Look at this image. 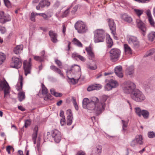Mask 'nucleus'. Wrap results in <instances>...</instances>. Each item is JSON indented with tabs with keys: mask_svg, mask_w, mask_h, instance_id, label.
<instances>
[{
	"mask_svg": "<svg viewBox=\"0 0 155 155\" xmlns=\"http://www.w3.org/2000/svg\"><path fill=\"white\" fill-rule=\"evenodd\" d=\"M121 18L122 19L128 23H130L132 21L131 17L126 14L123 15L121 16Z\"/></svg>",
	"mask_w": 155,
	"mask_h": 155,
	"instance_id": "obj_26",
	"label": "nucleus"
},
{
	"mask_svg": "<svg viewBox=\"0 0 155 155\" xmlns=\"http://www.w3.org/2000/svg\"><path fill=\"white\" fill-rule=\"evenodd\" d=\"M74 27L79 33H84L87 31V28L85 23L78 21L75 24Z\"/></svg>",
	"mask_w": 155,
	"mask_h": 155,
	"instance_id": "obj_5",
	"label": "nucleus"
},
{
	"mask_svg": "<svg viewBox=\"0 0 155 155\" xmlns=\"http://www.w3.org/2000/svg\"><path fill=\"white\" fill-rule=\"evenodd\" d=\"M134 73V67L133 66H131L128 68L126 70V73L127 75H129L130 77L133 76Z\"/></svg>",
	"mask_w": 155,
	"mask_h": 155,
	"instance_id": "obj_24",
	"label": "nucleus"
},
{
	"mask_svg": "<svg viewBox=\"0 0 155 155\" xmlns=\"http://www.w3.org/2000/svg\"><path fill=\"white\" fill-rule=\"evenodd\" d=\"M146 14L147 16V18L149 17H152L151 14V12L150 10L148 9L146 11Z\"/></svg>",
	"mask_w": 155,
	"mask_h": 155,
	"instance_id": "obj_58",
	"label": "nucleus"
},
{
	"mask_svg": "<svg viewBox=\"0 0 155 155\" xmlns=\"http://www.w3.org/2000/svg\"><path fill=\"white\" fill-rule=\"evenodd\" d=\"M155 53V49H151L148 51L146 54L144 56V57H146L148 56H151L153 54Z\"/></svg>",
	"mask_w": 155,
	"mask_h": 155,
	"instance_id": "obj_39",
	"label": "nucleus"
},
{
	"mask_svg": "<svg viewBox=\"0 0 155 155\" xmlns=\"http://www.w3.org/2000/svg\"><path fill=\"white\" fill-rule=\"evenodd\" d=\"M135 140L137 144L142 145L143 144V137L141 135H137L135 138Z\"/></svg>",
	"mask_w": 155,
	"mask_h": 155,
	"instance_id": "obj_27",
	"label": "nucleus"
},
{
	"mask_svg": "<svg viewBox=\"0 0 155 155\" xmlns=\"http://www.w3.org/2000/svg\"><path fill=\"white\" fill-rule=\"evenodd\" d=\"M11 20V17L9 15L5 14L3 11H0V22L1 23L4 24Z\"/></svg>",
	"mask_w": 155,
	"mask_h": 155,
	"instance_id": "obj_10",
	"label": "nucleus"
},
{
	"mask_svg": "<svg viewBox=\"0 0 155 155\" xmlns=\"http://www.w3.org/2000/svg\"><path fill=\"white\" fill-rule=\"evenodd\" d=\"M128 43L133 45L134 48H137L139 46V42L136 37L133 36H130L128 38Z\"/></svg>",
	"mask_w": 155,
	"mask_h": 155,
	"instance_id": "obj_13",
	"label": "nucleus"
},
{
	"mask_svg": "<svg viewBox=\"0 0 155 155\" xmlns=\"http://www.w3.org/2000/svg\"><path fill=\"white\" fill-rule=\"evenodd\" d=\"M131 98L137 102H141L144 100L146 97L142 92L139 90L136 89L130 94Z\"/></svg>",
	"mask_w": 155,
	"mask_h": 155,
	"instance_id": "obj_2",
	"label": "nucleus"
},
{
	"mask_svg": "<svg viewBox=\"0 0 155 155\" xmlns=\"http://www.w3.org/2000/svg\"><path fill=\"white\" fill-rule=\"evenodd\" d=\"M147 18L148 19V21L150 25L152 26H154L155 25V23L152 17H149Z\"/></svg>",
	"mask_w": 155,
	"mask_h": 155,
	"instance_id": "obj_41",
	"label": "nucleus"
},
{
	"mask_svg": "<svg viewBox=\"0 0 155 155\" xmlns=\"http://www.w3.org/2000/svg\"><path fill=\"white\" fill-rule=\"evenodd\" d=\"M87 67L91 70H94L97 69V67L96 65L94 66H91L90 65H87Z\"/></svg>",
	"mask_w": 155,
	"mask_h": 155,
	"instance_id": "obj_52",
	"label": "nucleus"
},
{
	"mask_svg": "<svg viewBox=\"0 0 155 155\" xmlns=\"http://www.w3.org/2000/svg\"><path fill=\"white\" fill-rule=\"evenodd\" d=\"M123 124L122 127H127L128 125V122L127 121H125L124 120H121Z\"/></svg>",
	"mask_w": 155,
	"mask_h": 155,
	"instance_id": "obj_53",
	"label": "nucleus"
},
{
	"mask_svg": "<svg viewBox=\"0 0 155 155\" xmlns=\"http://www.w3.org/2000/svg\"><path fill=\"white\" fill-rule=\"evenodd\" d=\"M137 144L136 141L134 139L130 143V146L132 147H135L136 145Z\"/></svg>",
	"mask_w": 155,
	"mask_h": 155,
	"instance_id": "obj_57",
	"label": "nucleus"
},
{
	"mask_svg": "<svg viewBox=\"0 0 155 155\" xmlns=\"http://www.w3.org/2000/svg\"><path fill=\"white\" fill-rule=\"evenodd\" d=\"M96 153L99 155L102 151V146L100 145L97 146L96 148Z\"/></svg>",
	"mask_w": 155,
	"mask_h": 155,
	"instance_id": "obj_42",
	"label": "nucleus"
},
{
	"mask_svg": "<svg viewBox=\"0 0 155 155\" xmlns=\"http://www.w3.org/2000/svg\"><path fill=\"white\" fill-rule=\"evenodd\" d=\"M55 63L60 68H61V66L62 65L61 62L60 60L58 59L55 60Z\"/></svg>",
	"mask_w": 155,
	"mask_h": 155,
	"instance_id": "obj_54",
	"label": "nucleus"
},
{
	"mask_svg": "<svg viewBox=\"0 0 155 155\" xmlns=\"http://www.w3.org/2000/svg\"><path fill=\"white\" fill-rule=\"evenodd\" d=\"M110 60L113 62H115L118 60L120 55V50L116 48L111 49L109 51Z\"/></svg>",
	"mask_w": 155,
	"mask_h": 155,
	"instance_id": "obj_6",
	"label": "nucleus"
},
{
	"mask_svg": "<svg viewBox=\"0 0 155 155\" xmlns=\"http://www.w3.org/2000/svg\"><path fill=\"white\" fill-rule=\"evenodd\" d=\"M108 97L105 95H103L100 101L97 97H94L89 100L87 98H84L83 101V107L90 110H94L97 113L101 112L104 110L105 106V102Z\"/></svg>",
	"mask_w": 155,
	"mask_h": 155,
	"instance_id": "obj_1",
	"label": "nucleus"
},
{
	"mask_svg": "<svg viewBox=\"0 0 155 155\" xmlns=\"http://www.w3.org/2000/svg\"><path fill=\"white\" fill-rule=\"evenodd\" d=\"M10 87L8 83L5 79L0 80V91H4V97L10 92Z\"/></svg>",
	"mask_w": 155,
	"mask_h": 155,
	"instance_id": "obj_7",
	"label": "nucleus"
},
{
	"mask_svg": "<svg viewBox=\"0 0 155 155\" xmlns=\"http://www.w3.org/2000/svg\"><path fill=\"white\" fill-rule=\"evenodd\" d=\"M68 81L71 84H74L76 83V80L73 78H70L68 77Z\"/></svg>",
	"mask_w": 155,
	"mask_h": 155,
	"instance_id": "obj_47",
	"label": "nucleus"
},
{
	"mask_svg": "<svg viewBox=\"0 0 155 155\" xmlns=\"http://www.w3.org/2000/svg\"><path fill=\"white\" fill-rule=\"evenodd\" d=\"M0 31L2 34H3L6 32V30L5 27L0 26Z\"/></svg>",
	"mask_w": 155,
	"mask_h": 155,
	"instance_id": "obj_50",
	"label": "nucleus"
},
{
	"mask_svg": "<svg viewBox=\"0 0 155 155\" xmlns=\"http://www.w3.org/2000/svg\"><path fill=\"white\" fill-rule=\"evenodd\" d=\"M137 26L139 28L143 31V35L144 36L145 35L146 28L145 24L142 21L139 19L136 20Z\"/></svg>",
	"mask_w": 155,
	"mask_h": 155,
	"instance_id": "obj_15",
	"label": "nucleus"
},
{
	"mask_svg": "<svg viewBox=\"0 0 155 155\" xmlns=\"http://www.w3.org/2000/svg\"><path fill=\"white\" fill-rule=\"evenodd\" d=\"M122 70V67L121 66H117L114 69L115 73L116 75L120 78H122L123 77Z\"/></svg>",
	"mask_w": 155,
	"mask_h": 155,
	"instance_id": "obj_19",
	"label": "nucleus"
},
{
	"mask_svg": "<svg viewBox=\"0 0 155 155\" xmlns=\"http://www.w3.org/2000/svg\"><path fill=\"white\" fill-rule=\"evenodd\" d=\"M60 5V2L58 1H56L54 3V7L55 8H58Z\"/></svg>",
	"mask_w": 155,
	"mask_h": 155,
	"instance_id": "obj_55",
	"label": "nucleus"
},
{
	"mask_svg": "<svg viewBox=\"0 0 155 155\" xmlns=\"http://www.w3.org/2000/svg\"><path fill=\"white\" fill-rule=\"evenodd\" d=\"M42 86V94L43 95L47 94L48 93V89L46 87L45 85L43 84H41Z\"/></svg>",
	"mask_w": 155,
	"mask_h": 155,
	"instance_id": "obj_40",
	"label": "nucleus"
},
{
	"mask_svg": "<svg viewBox=\"0 0 155 155\" xmlns=\"http://www.w3.org/2000/svg\"><path fill=\"white\" fill-rule=\"evenodd\" d=\"M50 69L55 72L59 74L61 77L64 78V76L61 70L54 65H51L50 67Z\"/></svg>",
	"mask_w": 155,
	"mask_h": 155,
	"instance_id": "obj_21",
	"label": "nucleus"
},
{
	"mask_svg": "<svg viewBox=\"0 0 155 155\" xmlns=\"http://www.w3.org/2000/svg\"><path fill=\"white\" fill-rule=\"evenodd\" d=\"M135 13L139 17L143 13V10L142 9H135L134 10Z\"/></svg>",
	"mask_w": 155,
	"mask_h": 155,
	"instance_id": "obj_37",
	"label": "nucleus"
},
{
	"mask_svg": "<svg viewBox=\"0 0 155 155\" xmlns=\"http://www.w3.org/2000/svg\"><path fill=\"white\" fill-rule=\"evenodd\" d=\"M72 42L74 45L78 47H83V45L81 42L75 38H73Z\"/></svg>",
	"mask_w": 155,
	"mask_h": 155,
	"instance_id": "obj_31",
	"label": "nucleus"
},
{
	"mask_svg": "<svg viewBox=\"0 0 155 155\" xmlns=\"http://www.w3.org/2000/svg\"><path fill=\"white\" fill-rule=\"evenodd\" d=\"M118 85L117 82L113 80H110L109 82L107 83L105 86V89L106 91H110L113 88L116 87Z\"/></svg>",
	"mask_w": 155,
	"mask_h": 155,
	"instance_id": "obj_14",
	"label": "nucleus"
},
{
	"mask_svg": "<svg viewBox=\"0 0 155 155\" xmlns=\"http://www.w3.org/2000/svg\"><path fill=\"white\" fill-rule=\"evenodd\" d=\"M102 86L100 84H95L94 85L89 86L87 88V91H90L94 90H98L101 89Z\"/></svg>",
	"mask_w": 155,
	"mask_h": 155,
	"instance_id": "obj_20",
	"label": "nucleus"
},
{
	"mask_svg": "<svg viewBox=\"0 0 155 155\" xmlns=\"http://www.w3.org/2000/svg\"><path fill=\"white\" fill-rule=\"evenodd\" d=\"M89 57L90 59H93L94 58L95 55L93 51L88 54Z\"/></svg>",
	"mask_w": 155,
	"mask_h": 155,
	"instance_id": "obj_48",
	"label": "nucleus"
},
{
	"mask_svg": "<svg viewBox=\"0 0 155 155\" xmlns=\"http://www.w3.org/2000/svg\"><path fill=\"white\" fill-rule=\"evenodd\" d=\"M141 116H143V117L145 119H147L148 118L149 116V112L146 110H143Z\"/></svg>",
	"mask_w": 155,
	"mask_h": 155,
	"instance_id": "obj_32",
	"label": "nucleus"
},
{
	"mask_svg": "<svg viewBox=\"0 0 155 155\" xmlns=\"http://www.w3.org/2000/svg\"><path fill=\"white\" fill-rule=\"evenodd\" d=\"M23 78L22 76H20L19 78V81L20 82V86H18L17 88V90L19 91H21L22 89L23 85Z\"/></svg>",
	"mask_w": 155,
	"mask_h": 155,
	"instance_id": "obj_33",
	"label": "nucleus"
},
{
	"mask_svg": "<svg viewBox=\"0 0 155 155\" xmlns=\"http://www.w3.org/2000/svg\"><path fill=\"white\" fill-rule=\"evenodd\" d=\"M51 136L55 142L58 143L61 140V135L60 132L57 129L53 130L51 132Z\"/></svg>",
	"mask_w": 155,
	"mask_h": 155,
	"instance_id": "obj_11",
	"label": "nucleus"
},
{
	"mask_svg": "<svg viewBox=\"0 0 155 155\" xmlns=\"http://www.w3.org/2000/svg\"><path fill=\"white\" fill-rule=\"evenodd\" d=\"M35 13L34 12H32L31 13V15L30 16V19L31 21H35Z\"/></svg>",
	"mask_w": 155,
	"mask_h": 155,
	"instance_id": "obj_49",
	"label": "nucleus"
},
{
	"mask_svg": "<svg viewBox=\"0 0 155 155\" xmlns=\"http://www.w3.org/2000/svg\"><path fill=\"white\" fill-rule=\"evenodd\" d=\"M78 8V7L77 6H75L73 8V10L71 11V12H72L74 13L75 12H76V11H77Z\"/></svg>",
	"mask_w": 155,
	"mask_h": 155,
	"instance_id": "obj_64",
	"label": "nucleus"
},
{
	"mask_svg": "<svg viewBox=\"0 0 155 155\" xmlns=\"http://www.w3.org/2000/svg\"><path fill=\"white\" fill-rule=\"evenodd\" d=\"M74 66H76L77 68H76L77 69V72H80L81 71V68L80 66L76 65L74 64V65H72L71 67L72 68H73L74 67Z\"/></svg>",
	"mask_w": 155,
	"mask_h": 155,
	"instance_id": "obj_60",
	"label": "nucleus"
},
{
	"mask_svg": "<svg viewBox=\"0 0 155 155\" xmlns=\"http://www.w3.org/2000/svg\"><path fill=\"white\" fill-rule=\"evenodd\" d=\"M18 97L20 101H21L25 98V93L23 92H20L18 94Z\"/></svg>",
	"mask_w": 155,
	"mask_h": 155,
	"instance_id": "obj_34",
	"label": "nucleus"
},
{
	"mask_svg": "<svg viewBox=\"0 0 155 155\" xmlns=\"http://www.w3.org/2000/svg\"><path fill=\"white\" fill-rule=\"evenodd\" d=\"M136 86L133 82L130 81L125 82L124 83L123 90L126 94H131L133 90H135Z\"/></svg>",
	"mask_w": 155,
	"mask_h": 155,
	"instance_id": "obj_4",
	"label": "nucleus"
},
{
	"mask_svg": "<svg viewBox=\"0 0 155 155\" xmlns=\"http://www.w3.org/2000/svg\"><path fill=\"white\" fill-rule=\"evenodd\" d=\"M11 149H12L14 150L13 148L12 147H11L10 146H8L6 147V151L8 152V153L9 154L10 153V150Z\"/></svg>",
	"mask_w": 155,
	"mask_h": 155,
	"instance_id": "obj_56",
	"label": "nucleus"
},
{
	"mask_svg": "<svg viewBox=\"0 0 155 155\" xmlns=\"http://www.w3.org/2000/svg\"><path fill=\"white\" fill-rule=\"evenodd\" d=\"M23 45H18L14 48L13 51L16 54H19L23 50Z\"/></svg>",
	"mask_w": 155,
	"mask_h": 155,
	"instance_id": "obj_22",
	"label": "nucleus"
},
{
	"mask_svg": "<svg viewBox=\"0 0 155 155\" xmlns=\"http://www.w3.org/2000/svg\"><path fill=\"white\" fill-rule=\"evenodd\" d=\"M34 59L36 61L42 62L44 61V57L41 56H36L34 57Z\"/></svg>",
	"mask_w": 155,
	"mask_h": 155,
	"instance_id": "obj_44",
	"label": "nucleus"
},
{
	"mask_svg": "<svg viewBox=\"0 0 155 155\" xmlns=\"http://www.w3.org/2000/svg\"><path fill=\"white\" fill-rule=\"evenodd\" d=\"M76 155H86L85 153L82 151H78Z\"/></svg>",
	"mask_w": 155,
	"mask_h": 155,
	"instance_id": "obj_62",
	"label": "nucleus"
},
{
	"mask_svg": "<svg viewBox=\"0 0 155 155\" xmlns=\"http://www.w3.org/2000/svg\"><path fill=\"white\" fill-rule=\"evenodd\" d=\"M108 25L111 31L112 34L115 37L116 35V25L112 19L109 18L107 19Z\"/></svg>",
	"mask_w": 155,
	"mask_h": 155,
	"instance_id": "obj_12",
	"label": "nucleus"
},
{
	"mask_svg": "<svg viewBox=\"0 0 155 155\" xmlns=\"http://www.w3.org/2000/svg\"><path fill=\"white\" fill-rule=\"evenodd\" d=\"M48 35L50 38L51 40L54 43H56L58 41L57 37L58 34L52 30H50L48 32Z\"/></svg>",
	"mask_w": 155,
	"mask_h": 155,
	"instance_id": "obj_17",
	"label": "nucleus"
},
{
	"mask_svg": "<svg viewBox=\"0 0 155 155\" xmlns=\"http://www.w3.org/2000/svg\"><path fill=\"white\" fill-rule=\"evenodd\" d=\"M5 58V55L4 53L0 52V65L2 64Z\"/></svg>",
	"mask_w": 155,
	"mask_h": 155,
	"instance_id": "obj_36",
	"label": "nucleus"
},
{
	"mask_svg": "<svg viewBox=\"0 0 155 155\" xmlns=\"http://www.w3.org/2000/svg\"><path fill=\"white\" fill-rule=\"evenodd\" d=\"M148 137L150 138H153L155 137V133L153 131L149 132L147 134Z\"/></svg>",
	"mask_w": 155,
	"mask_h": 155,
	"instance_id": "obj_45",
	"label": "nucleus"
},
{
	"mask_svg": "<svg viewBox=\"0 0 155 155\" xmlns=\"http://www.w3.org/2000/svg\"><path fill=\"white\" fill-rule=\"evenodd\" d=\"M38 130V127L37 126H36L35 127L33 130V133L32 135V140H36L37 137Z\"/></svg>",
	"mask_w": 155,
	"mask_h": 155,
	"instance_id": "obj_28",
	"label": "nucleus"
},
{
	"mask_svg": "<svg viewBox=\"0 0 155 155\" xmlns=\"http://www.w3.org/2000/svg\"><path fill=\"white\" fill-rule=\"evenodd\" d=\"M5 5L7 7L10 5V3L8 0H4Z\"/></svg>",
	"mask_w": 155,
	"mask_h": 155,
	"instance_id": "obj_59",
	"label": "nucleus"
},
{
	"mask_svg": "<svg viewBox=\"0 0 155 155\" xmlns=\"http://www.w3.org/2000/svg\"><path fill=\"white\" fill-rule=\"evenodd\" d=\"M94 41L96 43L102 42L104 41L105 33L102 29H97L94 32Z\"/></svg>",
	"mask_w": 155,
	"mask_h": 155,
	"instance_id": "obj_3",
	"label": "nucleus"
},
{
	"mask_svg": "<svg viewBox=\"0 0 155 155\" xmlns=\"http://www.w3.org/2000/svg\"><path fill=\"white\" fill-rule=\"evenodd\" d=\"M22 65L21 60L16 57H13L12 59L11 66L12 68H20Z\"/></svg>",
	"mask_w": 155,
	"mask_h": 155,
	"instance_id": "obj_8",
	"label": "nucleus"
},
{
	"mask_svg": "<svg viewBox=\"0 0 155 155\" xmlns=\"http://www.w3.org/2000/svg\"><path fill=\"white\" fill-rule=\"evenodd\" d=\"M50 91L51 93V94L54 95L56 97H61L62 95V94L61 93H59L55 92L54 90L53 89H51L50 90Z\"/></svg>",
	"mask_w": 155,
	"mask_h": 155,
	"instance_id": "obj_35",
	"label": "nucleus"
},
{
	"mask_svg": "<svg viewBox=\"0 0 155 155\" xmlns=\"http://www.w3.org/2000/svg\"><path fill=\"white\" fill-rule=\"evenodd\" d=\"M106 42L108 48H110L113 45V42L112 39L110 38L109 35H108L106 37Z\"/></svg>",
	"mask_w": 155,
	"mask_h": 155,
	"instance_id": "obj_25",
	"label": "nucleus"
},
{
	"mask_svg": "<svg viewBox=\"0 0 155 155\" xmlns=\"http://www.w3.org/2000/svg\"><path fill=\"white\" fill-rule=\"evenodd\" d=\"M60 116V117H61L62 118H65V116L64 115V112L63 110H61Z\"/></svg>",
	"mask_w": 155,
	"mask_h": 155,
	"instance_id": "obj_63",
	"label": "nucleus"
},
{
	"mask_svg": "<svg viewBox=\"0 0 155 155\" xmlns=\"http://www.w3.org/2000/svg\"><path fill=\"white\" fill-rule=\"evenodd\" d=\"M124 46L126 54H131L132 53V51L130 48L127 44H125Z\"/></svg>",
	"mask_w": 155,
	"mask_h": 155,
	"instance_id": "obj_29",
	"label": "nucleus"
},
{
	"mask_svg": "<svg viewBox=\"0 0 155 155\" xmlns=\"http://www.w3.org/2000/svg\"><path fill=\"white\" fill-rule=\"evenodd\" d=\"M147 38L150 41H153L155 39V32H152L150 33L148 35Z\"/></svg>",
	"mask_w": 155,
	"mask_h": 155,
	"instance_id": "obj_30",
	"label": "nucleus"
},
{
	"mask_svg": "<svg viewBox=\"0 0 155 155\" xmlns=\"http://www.w3.org/2000/svg\"><path fill=\"white\" fill-rule=\"evenodd\" d=\"M65 122V118H62L60 121V123L62 126H63Z\"/></svg>",
	"mask_w": 155,
	"mask_h": 155,
	"instance_id": "obj_61",
	"label": "nucleus"
},
{
	"mask_svg": "<svg viewBox=\"0 0 155 155\" xmlns=\"http://www.w3.org/2000/svg\"><path fill=\"white\" fill-rule=\"evenodd\" d=\"M70 9V8H68L63 13L62 15V18L66 17L68 15Z\"/></svg>",
	"mask_w": 155,
	"mask_h": 155,
	"instance_id": "obj_43",
	"label": "nucleus"
},
{
	"mask_svg": "<svg viewBox=\"0 0 155 155\" xmlns=\"http://www.w3.org/2000/svg\"><path fill=\"white\" fill-rule=\"evenodd\" d=\"M50 4V3L48 0H42L39 2L38 5L36 6V9L40 10V8H43L45 6L48 7Z\"/></svg>",
	"mask_w": 155,
	"mask_h": 155,
	"instance_id": "obj_16",
	"label": "nucleus"
},
{
	"mask_svg": "<svg viewBox=\"0 0 155 155\" xmlns=\"http://www.w3.org/2000/svg\"><path fill=\"white\" fill-rule=\"evenodd\" d=\"M68 115L67 117V124L68 125H70L72 123V114L71 110L70 109H68L67 111Z\"/></svg>",
	"mask_w": 155,
	"mask_h": 155,
	"instance_id": "obj_18",
	"label": "nucleus"
},
{
	"mask_svg": "<svg viewBox=\"0 0 155 155\" xmlns=\"http://www.w3.org/2000/svg\"><path fill=\"white\" fill-rule=\"evenodd\" d=\"M86 50L87 52V54L92 51V48H91V46L90 45L88 47H86Z\"/></svg>",
	"mask_w": 155,
	"mask_h": 155,
	"instance_id": "obj_51",
	"label": "nucleus"
},
{
	"mask_svg": "<svg viewBox=\"0 0 155 155\" xmlns=\"http://www.w3.org/2000/svg\"><path fill=\"white\" fill-rule=\"evenodd\" d=\"M72 56L77 60H78V58L80 60L83 62L85 61L86 60V59L84 57L76 53L72 54Z\"/></svg>",
	"mask_w": 155,
	"mask_h": 155,
	"instance_id": "obj_23",
	"label": "nucleus"
},
{
	"mask_svg": "<svg viewBox=\"0 0 155 155\" xmlns=\"http://www.w3.org/2000/svg\"><path fill=\"white\" fill-rule=\"evenodd\" d=\"M31 58H30L28 61L25 60L23 62V68L25 71V76H27L28 74L31 73Z\"/></svg>",
	"mask_w": 155,
	"mask_h": 155,
	"instance_id": "obj_9",
	"label": "nucleus"
},
{
	"mask_svg": "<svg viewBox=\"0 0 155 155\" xmlns=\"http://www.w3.org/2000/svg\"><path fill=\"white\" fill-rule=\"evenodd\" d=\"M31 121L30 120H27L25 121L24 127L25 128L29 126L30 125Z\"/></svg>",
	"mask_w": 155,
	"mask_h": 155,
	"instance_id": "obj_46",
	"label": "nucleus"
},
{
	"mask_svg": "<svg viewBox=\"0 0 155 155\" xmlns=\"http://www.w3.org/2000/svg\"><path fill=\"white\" fill-rule=\"evenodd\" d=\"M135 112L137 115L139 117H141L142 110H141L139 107H137L135 108Z\"/></svg>",
	"mask_w": 155,
	"mask_h": 155,
	"instance_id": "obj_38",
	"label": "nucleus"
}]
</instances>
